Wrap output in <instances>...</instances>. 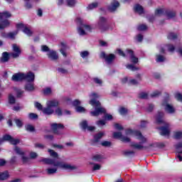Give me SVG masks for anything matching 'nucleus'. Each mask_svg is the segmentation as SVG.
I'll use <instances>...</instances> for the list:
<instances>
[{"label":"nucleus","mask_w":182,"mask_h":182,"mask_svg":"<svg viewBox=\"0 0 182 182\" xmlns=\"http://www.w3.org/2000/svg\"><path fill=\"white\" fill-rule=\"evenodd\" d=\"M51 129L55 134H59L58 129H65V126L62 124L53 123L51 124Z\"/></svg>","instance_id":"obj_16"},{"label":"nucleus","mask_w":182,"mask_h":182,"mask_svg":"<svg viewBox=\"0 0 182 182\" xmlns=\"http://www.w3.org/2000/svg\"><path fill=\"white\" fill-rule=\"evenodd\" d=\"M16 153L17 154H19L20 156H23V154H25V152H23L19 147L16 146L14 149Z\"/></svg>","instance_id":"obj_49"},{"label":"nucleus","mask_w":182,"mask_h":182,"mask_svg":"<svg viewBox=\"0 0 182 182\" xmlns=\"http://www.w3.org/2000/svg\"><path fill=\"white\" fill-rule=\"evenodd\" d=\"M25 90L27 92H33V90H35V87L33 86V84L28 83L25 86Z\"/></svg>","instance_id":"obj_29"},{"label":"nucleus","mask_w":182,"mask_h":182,"mask_svg":"<svg viewBox=\"0 0 182 182\" xmlns=\"http://www.w3.org/2000/svg\"><path fill=\"white\" fill-rule=\"evenodd\" d=\"M122 136H123V134L120 132L113 133L114 139H120L121 140Z\"/></svg>","instance_id":"obj_41"},{"label":"nucleus","mask_w":182,"mask_h":182,"mask_svg":"<svg viewBox=\"0 0 182 182\" xmlns=\"http://www.w3.org/2000/svg\"><path fill=\"white\" fill-rule=\"evenodd\" d=\"M11 25V23L9 21V20H4L1 22L0 24V30L1 29H5V28H8Z\"/></svg>","instance_id":"obj_27"},{"label":"nucleus","mask_w":182,"mask_h":182,"mask_svg":"<svg viewBox=\"0 0 182 182\" xmlns=\"http://www.w3.org/2000/svg\"><path fill=\"white\" fill-rule=\"evenodd\" d=\"M23 77H25V73H18L13 75L11 80L14 82H21L23 80Z\"/></svg>","instance_id":"obj_15"},{"label":"nucleus","mask_w":182,"mask_h":182,"mask_svg":"<svg viewBox=\"0 0 182 182\" xmlns=\"http://www.w3.org/2000/svg\"><path fill=\"white\" fill-rule=\"evenodd\" d=\"M161 95L160 91H154L151 94V97H159Z\"/></svg>","instance_id":"obj_57"},{"label":"nucleus","mask_w":182,"mask_h":182,"mask_svg":"<svg viewBox=\"0 0 182 182\" xmlns=\"http://www.w3.org/2000/svg\"><path fill=\"white\" fill-rule=\"evenodd\" d=\"M146 142H143V140H140L139 144L133 142L131 144V147L135 149L136 150H144V149H147V147L143 146V144Z\"/></svg>","instance_id":"obj_14"},{"label":"nucleus","mask_w":182,"mask_h":182,"mask_svg":"<svg viewBox=\"0 0 182 182\" xmlns=\"http://www.w3.org/2000/svg\"><path fill=\"white\" fill-rule=\"evenodd\" d=\"M122 153L124 156H125V157H132V156H134L136 152H134V151L125 150V151H123Z\"/></svg>","instance_id":"obj_28"},{"label":"nucleus","mask_w":182,"mask_h":182,"mask_svg":"<svg viewBox=\"0 0 182 182\" xmlns=\"http://www.w3.org/2000/svg\"><path fill=\"white\" fill-rule=\"evenodd\" d=\"M101 145L103 146V147H110V146H112V142L109 141H104L101 143Z\"/></svg>","instance_id":"obj_54"},{"label":"nucleus","mask_w":182,"mask_h":182,"mask_svg":"<svg viewBox=\"0 0 182 182\" xmlns=\"http://www.w3.org/2000/svg\"><path fill=\"white\" fill-rule=\"evenodd\" d=\"M97 28H98L101 32H107L109 31V25H107V18L100 16L97 23Z\"/></svg>","instance_id":"obj_5"},{"label":"nucleus","mask_w":182,"mask_h":182,"mask_svg":"<svg viewBox=\"0 0 182 182\" xmlns=\"http://www.w3.org/2000/svg\"><path fill=\"white\" fill-rule=\"evenodd\" d=\"M80 101L79 100H75L73 102V105L75 106V107H79L80 106Z\"/></svg>","instance_id":"obj_63"},{"label":"nucleus","mask_w":182,"mask_h":182,"mask_svg":"<svg viewBox=\"0 0 182 182\" xmlns=\"http://www.w3.org/2000/svg\"><path fill=\"white\" fill-rule=\"evenodd\" d=\"M134 9L135 12L141 15V14H144V10L143 9V6H140L139 4H136L134 6Z\"/></svg>","instance_id":"obj_22"},{"label":"nucleus","mask_w":182,"mask_h":182,"mask_svg":"<svg viewBox=\"0 0 182 182\" xmlns=\"http://www.w3.org/2000/svg\"><path fill=\"white\" fill-rule=\"evenodd\" d=\"M168 39H170L171 41L177 39V34L174 33H169L168 35Z\"/></svg>","instance_id":"obj_42"},{"label":"nucleus","mask_w":182,"mask_h":182,"mask_svg":"<svg viewBox=\"0 0 182 182\" xmlns=\"http://www.w3.org/2000/svg\"><path fill=\"white\" fill-rule=\"evenodd\" d=\"M41 50L42 52H47V53H48V52H50L52 50H50L47 46H41Z\"/></svg>","instance_id":"obj_58"},{"label":"nucleus","mask_w":182,"mask_h":182,"mask_svg":"<svg viewBox=\"0 0 182 182\" xmlns=\"http://www.w3.org/2000/svg\"><path fill=\"white\" fill-rule=\"evenodd\" d=\"M162 106L164 107V109L166 113H168L169 114H174V113H176V108L173 105L167 102H164L162 103Z\"/></svg>","instance_id":"obj_9"},{"label":"nucleus","mask_w":182,"mask_h":182,"mask_svg":"<svg viewBox=\"0 0 182 182\" xmlns=\"http://www.w3.org/2000/svg\"><path fill=\"white\" fill-rule=\"evenodd\" d=\"M100 57L101 59H105V62H107L108 65L112 63L114 59H116V55H114V54L107 55L105 51L101 52Z\"/></svg>","instance_id":"obj_8"},{"label":"nucleus","mask_w":182,"mask_h":182,"mask_svg":"<svg viewBox=\"0 0 182 182\" xmlns=\"http://www.w3.org/2000/svg\"><path fill=\"white\" fill-rule=\"evenodd\" d=\"M8 178H9V172L8 171L0 172V180H8Z\"/></svg>","instance_id":"obj_23"},{"label":"nucleus","mask_w":182,"mask_h":182,"mask_svg":"<svg viewBox=\"0 0 182 182\" xmlns=\"http://www.w3.org/2000/svg\"><path fill=\"white\" fill-rule=\"evenodd\" d=\"M175 147L176 149V153H178V154H180V153H178V151H180V149H182V141L178 143L176 145H175Z\"/></svg>","instance_id":"obj_56"},{"label":"nucleus","mask_w":182,"mask_h":182,"mask_svg":"<svg viewBox=\"0 0 182 182\" xmlns=\"http://www.w3.org/2000/svg\"><path fill=\"white\" fill-rule=\"evenodd\" d=\"M125 134L129 135V134H133L138 139V140H142V143H146L147 140L144 136H143V134H141V132L140 131H133L132 129H127L125 132Z\"/></svg>","instance_id":"obj_6"},{"label":"nucleus","mask_w":182,"mask_h":182,"mask_svg":"<svg viewBox=\"0 0 182 182\" xmlns=\"http://www.w3.org/2000/svg\"><path fill=\"white\" fill-rule=\"evenodd\" d=\"M90 164L94 165L92 167V171H96V170H100L102 168V166H100V164L93 163H90Z\"/></svg>","instance_id":"obj_44"},{"label":"nucleus","mask_w":182,"mask_h":182,"mask_svg":"<svg viewBox=\"0 0 182 182\" xmlns=\"http://www.w3.org/2000/svg\"><path fill=\"white\" fill-rule=\"evenodd\" d=\"M26 1L24 5L26 9H32V8H33L32 3H31L29 1Z\"/></svg>","instance_id":"obj_43"},{"label":"nucleus","mask_w":182,"mask_h":182,"mask_svg":"<svg viewBox=\"0 0 182 182\" xmlns=\"http://www.w3.org/2000/svg\"><path fill=\"white\" fill-rule=\"evenodd\" d=\"M174 139H176L177 140L182 139V132H176L174 133Z\"/></svg>","instance_id":"obj_46"},{"label":"nucleus","mask_w":182,"mask_h":182,"mask_svg":"<svg viewBox=\"0 0 182 182\" xmlns=\"http://www.w3.org/2000/svg\"><path fill=\"white\" fill-rule=\"evenodd\" d=\"M91 100L89 102L90 105L95 107V111L90 112L91 116L97 117L100 114H104V118L105 120H113V116L109 114H106V109L100 106V102H99L97 98H99V95L96 92H92L90 95Z\"/></svg>","instance_id":"obj_2"},{"label":"nucleus","mask_w":182,"mask_h":182,"mask_svg":"<svg viewBox=\"0 0 182 182\" xmlns=\"http://www.w3.org/2000/svg\"><path fill=\"white\" fill-rule=\"evenodd\" d=\"M75 22L77 25V32L80 36H85V35H86V31L83 30V28L87 29V31H90L92 29L90 26L83 23V19L80 17H77Z\"/></svg>","instance_id":"obj_4"},{"label":"nucleus","mask_w":182,"mask_h":182,"mask_svg":"<svg viewBox=\"0 0 182 182\" xmlns=\"http://www.w3.org/2000/svg\"><path fill=\"white\" fill-rule=\"evenodd\" d=\"M92 160H94V161H102V160H103V156L102 155H99V154H97V155H94L92 156Z\"/></svg>","instance_id":"obj_35"},{"label":"nucleus","mask_w":182,"mask_h":182,"mask_svg":"<svg viewBox=\"0 0 182 182\" xmlns=\"http://www.w3.org/2000/svg\"><path fill=\"white\" fill-rule=\"evenodd\" d=\"M46 105L53 109V107H58L59 106V101L58 100H50L47 102Z\"/></svg>","instance_id":"obj_20"},{"label":"nucleus","mask_w":182,"mask_h":182,"mask_svg":"<svg viewBox=\"0 0 182 182\" xmlns=\"http://www.w3.org/2000/svg\"><path fill=\"white\" fill-rule=\"evenodd\" d=\"M16 102V100L15 99V97L12 94L9 95V105H15Z\"/></svg>","instance_id":"obj_31"},{"label":"nucleus","mask_w":182,"mask_h":182,"mask_svg":"<svg viewBox=\"0 0 182 182\" xmlns=\"http://www.w3.org/2000/svg\"><path fill=\"white\" fill-rule=\"evenodd\" d=\"M105 136V133L100 132L94 136V143H97L100 141V139Z\"/></svg>","instance_id":"obj_24"},{"label":"nucleus","mask_w":182,"mask_h":182,"mask_svg":"<svg viewBox=\"0 0 182 182\" xmlns=\"http://www.w3.org/2000/svg\"><path fill=\"white\" fill-rule=\"evenodd\" d=\"M166 60V58L161 55H156V62H164Z\"/></svg>","instance_id":"obj_51"},{"label":"nucleus","mask_w":182,"mask_h":182,"mask_svg":"<svg viewBox=\"0 0 182 182\" xmlns=\"http://www.w3.org/2000/svg\"><path fill=\"white\" fill-rule=\"evenodd\" d=\"M47 56L50 60L55 61L59 59V55H58V53L56 51L51 50L48 53H47Z\"/></svg>","instance_id":"obj_12"},{"label":"nucleus","mask_w":182,"mask_h":182,"mask_svg":"<svg viewBox=\"0 0 182 182\" xmlns=\"http://www.w3.org/2000/svg\"><path fill=\"white\" fill-rule=\"evenodd\" d=\"M43 112L44 113V114L50 115L55 113V109L53 108H51V107L47 105V107L43 109Z\"/></svg>","instance_id":"obj_21"},{"label":"nucleus","mask_w":182,"mask_h":182,"mask_svg":"<svg viewBox=\"0 0 182 182\" xmlns=\"http://www.w3.org/2000/svg\"><path fill=\"white\" fill-rule=\"evenodd\" d=\"M119 112L122 116H124L125 114H127V109L124 107H121L119 109Z\"/></svg>","instance_id":"obj_48"},{"label":"nucleus","mask_w":182,"mask_h":182,"mask_svg":"<svg viewBox=\"0 0 182 182\" xmlns=\"http://www.w3.org/2000/svg\"><path fill=\"white\" fill-rule=\"evenodd\" d=\"M28 118L31 120H36V119H38V114H36L35 113H30V114H28Z\"/></svg>","instance_id":"obj_52"},{"label":"nucleus","mask_w":182,"mask_h":182,"mask_svg":"<svg viewBox=\"0 0 182 182\" xmlns=\"http://www.w3.org/2000/svg\"><path fill=\"white\" fill-rule=\"evenodd\" d=\"M138 31H146L147 29V26L144 24H141L137 27Z\"/></svg>","instance_id":"obj_61"},{"label":"nucleus","mask_w":182,"mask_h":182,"mask_svg":"<svg viewBox=\"0 0 182 182\" xmlns=\"http://www.w3.org/2000/svg\"><path fill=\"white\" fill-rule=\"evenodd\" d=\"M80 56L82 58V59H85V58H87L89 56V51H82L80 53Z\"/></svg>","instance_id":"obj_55"},{"label":"nucleus","mask_w":182,"mask_h":182,"mask_svg":"<svg viewBox=\"0 0 182 182\" xmlns=\"http://www.w3.org/2000/svg\"><path fill=\"white\" fill-rule=\"evenodd\" d=\"M166 14L168 18H174L176 16V11H166Z\"/></svg>","instance_id":"obj_37"},{"label":"nucleus","mask_w":182,"mask_h":182,"mask_svg":"<svg viewBox=\"0 0 182 182\" xmlns=\"http://www.w3.org/2000/svg\"><path fill=\"white\" fill-rule=\"evenodd\" d=\"M9 60V53L8 52H4L2 53V57H1V62L3 63H5Z\"/></svg>","instance_id":"obj_26"},{"label":"nucleus","mask_w":182,"mask_h":182,"mask_svg":"<svg viewBox=\"0 0 182 182\" xmlns=\"http://www.w3.org/2000/svg\"><path fill=\"white\" fill-rule=\"evenodd\" d=\"M48 153L50 154V157H53V159H59L58 152H55L53 149H48Z\"/></svg>","instance_id":"obj_30"},{"label":"nucleus","mask_w":182,"mask_h":182,"mask_svg":"<svg viewBox=\"0 0 182 182\" xmlns=\"http://www.w3.org/2000/svg\"><path fill=\"white\" fill-rule=\"evenodd\" d=\"M41 161H43L44 164L53 166V168H48L46 169L47 174L50 175L58 173V168H62V170H70V171L73 170H76L75 166H72L65 162L56 161L55 159L44 158L41 159Z\"/></svg>","instance_id":"obj_1"},{"label":"nucleus","mask_w":182,"mask_h":182,"mask_svg":"<svg viewBox=\"0 0 182 182\" xmlns=\"http://www.w3.org/2000/svg\"><path fill=\"white\" fill-rule=\"evenodd\" d=\"M12 48L14 53H11L10 56H12L14 59H16V58H19V55H21V48H19V46L16 44H13L12 45Z\"/></svg>","instance_id":"obj_10"},{"label":"nucleus","mask_w":182,"mask_h":182,"mask_svg":"<svg viewBox=\"0 0 182 182\" xmlns=\"http://www.w3.org/2000/svg\"><path fill=\"white\" fill-rule=\"evenodd\" d=\"M75 110L78 113H85L86 109H85V107H83L78 106V107H75Z\"/></svg>","instance_id":"obj_53"},{"label":"nucleus","mask_w":182,"mask_h":182,"mask_svg":"<svg viewBox=\"0 0 182 182\" xmlns=\"http://www.w3.org/2000/svg\"><path fill=\"white\" fill-rule=\"evenodd\" d=\"M163 117H164V112H159L156 115V123L158 124H165V127H161L159 129L161 130V136H168L170 134V130H168L170 125L166 123Z\"/></svg>","instance_id":"obj_3"},{"label":"nucleus","mask_w":182,"mask_h":182,"mask_svg":"<svg viewBox=\"0 0 182 182\" xmlns=\"http://www.w3.org/2000/svg\"><path fill=\"white\" fill-rule=\"evenodd\" d=\"M92 81L94 82V83H95L98 86H102V85H103V80H102L99 77L92 78Z\"/></svg>","instance_id":"obj_32"},{"label":"nucleus","mask_w":182,"mask_h":182,"mask_svg":"<svg viewBox=\"0 0 182 182\" xmlns=\"http://www.w3.org/2000/svg\"><path fill=\"white\" fill-rule=\"evenodd\" d=\"M168 47V52H174L176 48L174 47V46L171 45V44H168L167 45Z\"/></svg>","instance_id":"obj_64"},{"label":"nucleus","mask_w":182,"mask_h":182,"mask_svg":"<svg viewBox=\"0 0 182 182\" xmlns=\"http://www.w3.org/2000/svg\"><path fill=\"white\" fill-rule=\"evenodd\" d=\"M66 3L68 6H70V8H73V6L76 5V0H66Z\"/></svg>","instance_id":"obj_36"},{"label":"nucleus","mask_w":182,"mask_h":182,"mask_svg":"<svg viewBox=\"0 0 182 182\" xmlns=\"http://www.w3.org/2000/svg\"><path fill=\"white\" fill-rule=\"evenodd\" d=\"M57 70L58 73H61L62 75H68V70L63 68H57Z\"/></svg>","instance_id":"obj_40"},{"label":"nucleus","mask_w":182,"mask_h":182,"mask_svg":"<svg viewBox=\"0 0 182 182\" xmlns=\"http://www.w3.org/2000/svg\"><path fill=\"white\" fill-rule=\"evenodd\" d=\"M127 69H129V70H132V72H134L135 70H139L140 68L134 66L133 64H129L127 65Z\"/></svg>","instance_id":"obj_38"},{"label":"nucleus","mask_w":182,"mask_h":182,"mask_svg":"<svg viewBox=\"0 0 182 182\" xmlns=\"http://www.w3.org/2000/svg\"><path fill=\"white\" fill-rule=\"evenodd\" d=\"M60 53L63 55V56L66 58V50H68V46L65 43H60Z\"/></svg>","instance_id":"obj_19"},{"label":"nucleus","mask_w":182,"mask_h":182,"mask_svg":"<svg viewBox=\"0 0 182 182\" xmlns=\"http://www.w3.org/2000/svg\"><path fill=\"white\" fill-rule=\"evenodd\" d=\"M18 35V31L2 34L3 38H9V39H15V36Z\"/></svg>","instance_id":"obj_18"},{"label":"nucleus","mask_w":182,"mask_h":182,"mask_svg":"<svg viewBox=\"0 0 182 182\" xmlns=\"http://www.w3.org/2000/svg\"><path fill=\"white\" fill-rule=\"evenodd\" d=\"M11 16H12V14L9 11H4L0 13V19H4V18H11Z\"/></svg>","instance_id":"obj_25"},{"label":"nucleus","mask_w":182,"mask_h":182,"mask_svg":"<svg viewBox=\"0 0 182 182\" xmlns=\"http://www.w3.org/2000/svg\"><path fill=\"white\" fill-rule=\"evenodd\" d=\"M23 80H26V82H33L35 80V74L32 72L24 74Z\"/></svg>","instance_id":"obj_17"},{"label":"nucleus","mask_w":182,"mask_h":182,"mask_svg":"<svg viewBox=\"0 0 182 182\" xmlns=\"http://www.w3.org/2000/svg\"><path fill=\"white\" fill-rule=\"evenodd\" d=\"M14 122H15L17 127H18L19 129H21V127H22V126H23V122H22V120H21L19 119H15Z\"/></svg>","instance_id":"obj_39"},{"label":"nucleus","mask_w":182,"mask_h":182,"mask_svg":"<svg viewBox=\"0 0 182 182\" xmlns=\"http://www.w3.org/2000/svg\"><path fill=\"white\" fill-rule=\"evenodd\" d=\"M4 141H9L11 144H14V146L18 144L19 139H14L11 135L6 134L3 136V138H0V144H2Z\"/></svg>","instance_id":"obj_7"},{"label":"nucleus","mask_w":182,"mask_h":182,"mask_svg":"<svg viewBox=\"0 0 182 182\" xmlns=\"http://www.w3.org/2000/svg\"><path fill=\"white\" fill-rule=\"evenodd\" d=\"M26 130L30 132L31 133L35 132V127L32 124H27L25 126Z\"/></svg>","instance_id":"obj_34"},{"label":"nucleus","mask_w":182,"mask_h":182,"mask_svg":"<svg viewBox=\"0 0 182 182\" xmlns=\"http://www.w3.org/2000/svg\"><path fill=\"white\" fill-rule=\"evenodd\" d=\"M127 55L130 56L131 61L132 63L136 65V63H139V58L134 55V53L131 49L126 50Z\"/></svg>","instance_id":"obj_11"},{"label":"nucleus","mask_w":182,"mask_h":182,"mask_svg":"<svg viewBox=\"0 0 182 182\" xmlns=\"http://www.w3.org/2000/svg\"><path fill=\"white\" fill-rule=\"evenodd\" d=\"M175 97L178 102H181L182 103V95L179 92L175 95Z\"/></svg>","instance_id":"obj_60"},{"label":"nucleus","mask_w":182,"mask_h":182,"mask_svg":"<svg viewBox=\"0 0 182 182\" xmlns=\"http://www.w3.org/2000/svg\"><path fill=\"white\" fill-rule=\"evenodd\" d=\"M43 95H45V96H49V95H52V88L46 87L43 89Z\"/></svg>","instance_id":"obj_33"},{"label":"nucleus","mask_w":182,"mask_h":182,"mask_svg":"<svg viewBox=\"0 0 182 182\" xmlns=\"http://www.w3.org/2000/svg\"><path fill=\"white\" fill-rule=\"evenodd\" d=\"M80 126L81 128L82 129V130H86V129H87L88 126H87V121L84 120L80 123Z\"/></svg>","instance_id":"obj_47"},{"label":"nucleus","mask_w":182,"mask_h":182,"mask_svg":"<svg viewBox=\"0 0 182 182\" xmlns=\"http://www.w3.org/2000/svg\"><path fill=\"white\" fill-rule=\"evenodd\" d=\"M120 6V3L119 1L114 0L111 2V4L108 6V11L109 12H114L118 7Z\"/></svg>","instance_id":"obj_13"},{"label":"nucleus","mask_w":182,"mask_h":182,"mask_svg":"<svg viewBox=\"0 0 182 182\" xmlns=\"http://www.w3.org/2000/svg\"><path fill=\"white\" fill-rule=\"evenodd\" d=\"M139 99H148L149 95L146 92H141L139 96Z\"/></svg>","instance_id":"obj_59"},{"label":"nucleus","mask_w":182,"mask_h":182,"mask_svg":"<svg viewBox=\"0 0 182 182\" xmlns=\"http://www.w3.org/2000/svg\"><path fill=\"white\" fill-rule=\"evenodd\" d=\"M23 33H26V36H32V32L28 27H25L24 29L23 30Z\"/></svg>","instance_id":"obj_45"},{"label":"nucleus","mask_w":182,"mask_h":182,"mask_svg":"<svg viewBox=\"0 0 182 182\" xmlns=\"http://www.w3.org/2000/svg\"><path fill=\"white\" fill-rule=\"evenodd\" d=\"M87 8V9H95V8H97V3H92L90 4Z\"/></svg>","instance_id":"obj_62"},{"label":"nucleus","mask_w":182,"mask_h":182,"mask_svg":"<svg viewBox=\"0 0 182 182\" xmlns=\"http://www.w3.org/2000/svg\"><path fill=\"white\" fill-rule=\"evenodd\" d=\"M164 14V10H163L162 9H156L155 11V15H156L157 16H161V15H163Z\"/></svg>","instance_id":"obj_50"}]
</instances>
